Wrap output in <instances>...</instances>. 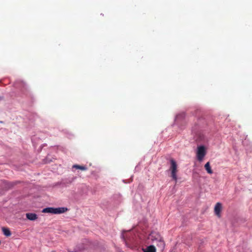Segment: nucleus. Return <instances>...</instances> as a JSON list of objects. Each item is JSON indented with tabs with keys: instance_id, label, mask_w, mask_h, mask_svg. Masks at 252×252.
<instances>
[{
	"instance_id": "8",
	"label": "nucleus",
	"mask_w": 252,
	"mask_h": 252,
	"mask_svg": "<svg viewBox=\"0 0 252 252\" xmlns=\"http://www.w3.org/2000/svg\"><path fill=\"white\" fill-rule=\"evenodd\" d=\"M42 213H51L54 214V208L47 207L43 209Z\"/></svg>"
},
{
	"instance_id": "1",
	"label": "nucleus",
	"mask_w": 252,
	"mask_h": 252,
	"mask_svg": "<svg viewBox=\"0 0 252 252\" xmlns=\"http://www.w3.org/2000/svg\"><path fill=\"white\" fill-rule=\"evenodd\" d=\"M149 239L151 241L157 244V246L160 249L163 250L165 248V242L163 238L158 232H152L149 235Z\"/></svg>"
},
{
	"instance_id": "10",
	"label": "nucleus",
	"mask_w": 252,
	"mask_h": 252,
	"mask_svg": "<svg viewBox=\"0 0 252 252\" xmlns=\"http://www.w3.org/2000/svg\"><path fill=\"white\" fill-rule=\"evenodd\" d=\"M204 167L208 173L210 174H212L213 173V170L211 169L209 162H207L205 164Z\"/></svg>"
},
{
	"instance_id": "2",
	"label": "nucleus",
	"mask_w": 252,
	"mask_h": 252,
	"mask_svg": "<svg viewBox=\"0 0 252 252\" xmlns=\"http://www.w3.org/2000/svg\"><path fill=\"white\" fill-rule=\"evenodd\" d=\"M206 155V148L204 146H200L197 147L196 151V158L197 160L201 162Z\"/></svg>"
},
{
	"instance_id": "4",
	"label": "nucleus",
	"mask_w": 252,
	"mask_h": 252,
	"mask_svg": "<svg viewBox=\"0 0 252 252\" xmlns=\"http://www.w3.org/2000/svg\"><path fill=\"white\" fill-rule=\"evenodd\" d=\"M221 208H222L221 204L219 202H218L216 204L215 207V209H214L215 213L216 215L219 217H220V213L221 210Z\"/></svg>"
},
{
	"instance_id": "5",
	"label": "nucleus",
	"mask_w": 252,
	"mask_h": 252,
	"mask_svg": "<svg viewBox=\"0 0 252 252\" xmlns=\"http://www.w3.org/2000/svg\"><path fill=\"white\" fill-rule=\"evenodd\" d=\"M67 211V209L65 207L54 208V214H60L63 213Z\"/></svg>"
},
{
	"instance_id": "3",
	"label": "nucleus",
	"mask_w": 252,
	"mask_h": 252,
	"mask_svg": "<svg viewBox=\"0 0 252 252\" xmlns=\"http://www.w3.org/2000/svg\"><path fill=\"white\" fill-rule=\"evenodd\" d=\"M170 163L171 166L170 169L171 171V177L176 182L177 180V176L176 175L177 172V165L176 161L173 159L170 160Z\"/></svg>"
},
{
	"instance_id": "6",
	"label": "nucleus",
	"mask_w": 252,
	"mask_h": 252,
	"mask_svg": "<svg viewBox=\"0 0 252 252\" xmlns=\"http://www.w3.org/2000/svg\"><path fill=\"white\" fill-rule=\"evenodd\" d=\"M142 250L144 252H156V247L153 245H150L145 248H143Z\"/></svg>"
},
{
	"instance_id": "7",
	"label": "nucleus",
	"mask_w": 252,
	"mask_h": 252,
	"mask_svg": "<svg viewBox=\"0 0 252 252\" xmlns=\"http://www.w3.org/2000/svg\"><path fill=\"white\" fill-rule=\"evenodd\" d=\"M27 218L30 220H35L37 219V216L36 214L34 213H27L26 214Z\"/></svg>"
},
{
	"instance_id": "11",
	"label": "nucleus",
	"mask_w": 252,
	"mask_h": 252,
	"mask_svg": "<svg viewBox=\"0 0 252 252\" xmlns=\"http://www.w3.org/2000/svg\"><path fill=\"white\" fill-rule=\"evenodd\" d=\"M73 168H75L77 169H80L81 170H86L87 169V168L86 166H81L79 165H74L73 166Z\"/></svg>"
},
{
	"instance_id": "9",
	"label": "nucleus",
	"mask_w": 252,
	"mask_h": 252,
	"mask_svg": "<svg viewBox=\"0 0 252 252\" xmlns=\"http://www.w3.org/2000/svg\"><path fill=\"white\" fill-rule=\"evenodd\" d=\"M2 231L3 233V234L6 236V237H9L11 236V233L10 231V230L6 227H2Z\"/></svg>"
}]
</instances>
